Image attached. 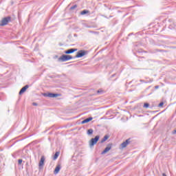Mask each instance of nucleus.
Wrapping results in <instances>:
<instances>
[{
  "label": "nucleus",
  "mask_w": 176,
  "mask_h": 176,
  "mask_svg": "<svg viewBox=\"0 0 176 176\" xmlns=\"http://www.w3.org/2000/svg\"><path fill=\"white\" fill-rule=\"evenodd\" d=\"M87 134L88 135H91V134H93V129H88Z\"/></svg>",
  "instance_id": "16"
},
{
  "label": "nucleus",
  "mask_w": 176,
  "mask_h": 176,
  "mask_svg": "<svg viewBox=\"0 0 176 176\" xmlns=\"http://www.w3.org/2000/svg\"><path fill=\"white\" fill-rule=\"evenodd\" d=\"M143 107H144V108H149V104H148V103H144Z\"/></svg>",
  "instance_id": "18"
},
{
  "label": "nucleus",
  "mask_w": 176,
  "mask_h": 176,
  "mask_svg": "<svg viewBox=\"0 0 176 176\" xmlns=\"http://www.w3.org/2000/svg\"><path fill=\"white\" fill-rule=\"evenodd\" d=\"M162 176H167V175H166V173H163Z\"/></svg>",
  "instance_id": "24"
},
{
  "label": "nucleus",
  "mask_w": 176,
  "mask_h": 176,
  "mask_svg": "<svg viewBox=\"0 0 176 176\" xmlns=\"http://www.w3.org/2000/svg\"><path fill=\"white\" fill-rule=\"evenodd\" d=\"M12 20V17L7 16L3 18L0 23V26L3 27L5 25H7V24Z\"/></svg>",
  "instance_id": "2"
},
{
  "label": "nucleus",
  "mask_w": 176,
  "mask_h": 176,
  "mask_svg": "<svg viewBox=\"0 0 176 176\" xmlns=\"http://www.w3.org/2000/svg\"><path fill=\"white\" fill-rule=\"evenodd\" d=\"M163 105H164V102H161L159 104L158 107H163Z\"/></svg>",
  "instance_id": "20"
},
{
  "label": "nucleus",
  "mask_w": 176,
  "mask_h": 176,
  "mask_svg": "<svg viewBox=\"0 0 176 176\" xmlns=\"http://www.w3.org/2000/svg\"><path fill=\"white\" fill-rule=\"evenodd\" d=\"M21 163H23V160L19 159V160H18V164H21Z\"/></svg>",
  "instance_id": "21"
},
{
  "label": "nucleus",
  "mask_w": 176,
  "mask_h": 176,
  "mask_svg": "<svg viewBox=\"0 0 176 176\" xmlns=\"http://www.w3.org/2000/svg\"><path fill=\"white\" fill-rule=\"evenodd\" d=\"M130 144V139H128L126 140V142H123L122 144H121V148H126V146H127V145Z\"/></svg>",
  "instance_id": "9"
},
{
  "label": "nucleus",
  "mask_w": 176,
  "mask_h": 176,
  "mask_svg": "<svg viewBox=\"0 0 176 176\" xmlns=\"http://www.w3.org/2000/svg\"><path fill=\"white\" fill-rule=\"evenodd\" d=\"M75 52H78V49L76 48H71L66 51H65V54H72V53H75Z\"/></svg>",
  "instance_id": "7"
},
{
  "label": "nucleus",
  "mask_w": 176,
  "mask_h": 176,
  "mask_svg": "<svg viewBox=\"0 0 176 176\" xmlns=\"http://www.w3.org/2000/svg\"><path fill=\"white\" fill-rule=\"evenodd\" d=\"M72 58H75L72 57L71 55L63 54L60 58H58V61L64 63L65 61H69V60H72Z\"/></svg>",
  "instance_id": "1"
},
{
  "label": "nucleus",
  "mask_w": 176,
  "mask_h": 176,
  "mask_svg": "<svg viewBox=\"0 0 176 176\" xmlns=\"http://www.w3.org/2000/svg\"><path fill=\"white\" fill-rule=\"evenodd\" d=\"M98 140H100V136L96 135L94 138L91 139L89 141V146H94L97 142H98Z\"/></svg>",
  "instance_id": "3"
},
{
  "label": "nucleus",
  "mask_w": 176,
  "mask_h": 176,
  "mask_svg": "<svg viewBox=\"0 0 176 176\" xmlns=\"http://www.w3.org/2000/svg\"><path fill=\"white\" fill-rule=\"evenodd\" d=\"M91 120H93V118L92 117H89L84 120H82L81 122L82 124H85V123H89V122H91Z\"/></svg>",
  "instance_id": "11"
},
{
  "label": "nucleus",
  "mask_w": 176,
  "mask_h": 176,
  "mask_svg": "<svg viewBox=\"0 0 176 176\" xmlns=\"http://www.w3.org/2000/svg\"><path fill=\"white\" fill-rule=\"evenodd\" d=\"M159 87H160L159 85H156V86L155 87V89H159Z\"/></svg>",
  "instance_id": "23"
},
{
  "label": "nucleus",
  "mask_w": 176,
  "mask_h": 176,
  "mask_svg": "<svg viewBox=\"0 0 176 176\" xmlns=\"http://www.w3.org/2000/svg\"><path fill=\"white\" fill-rule=\"evenodd\" d=\"M112 149V144H109L107 147L104 149V151L102 152V155H105L107 152H109Z\"/></svg>",
  "instance_id": "6"
},
{
  "label": "nucleus",
  "mask_w": 176,
  "mask_h": 176,
  "mask_svg": "<svg viewBox=\"0 0 176 176\" xmlns=\"http://www.w3.org/2000/svg\"><path fill=\"white\" fill-rule=\"evenodd\" d=\"M140 82H144V80H140Z\"/></svg>",
  "instance_id": "27"
},
{
  "label": "nucleus",
  "mask_w": 176,
  "mask_h": 176,
  "mask_svg": "<svg viewBox=\"0 0 176 176\" xmlns=\"http://www.w3.org/2000/svg\"><path fill=\"white\" fill-rule=\"evenodd\" d=\"M58 156H60V152L57 151L55 153L53 160H56V159H57V157H58Z\"/></svg>",
  "instance_id": "14"
},
{
  "label": "nucleus",
  "mask_w": 176,
  "mask_h": 176,
  "mask_svg": "<svg viewBox=\"0 0 176 176\" xmlns=\"http://www.w3.org/2000/svg\"><path fill=\"white\" fill-rule=\"evenodd\" d=\"M86 53H87V52L85 50H80L77 52V54L75 56L74 58H80L84 56H86Z\"/></svg>",
  "instance_id": "5"
},
{
  "label": "nucleus",
  "mask_w": 176,
  "mask_h": 176,
  "mask_svg": "<svg viewBox=\"0 0 176 176\" xmlns=\"http://www.w3.org/2000/svg\"><path fill=\"white\" fill-rule=\"evenodd\" d=\"M97 94H102V89H98V90L97 91Z\"/></svg>",
  "instance_id": "19"
},
{
  "label": "nucleus",
  "mask_w": 176,
  "mask_h": 176,
  "mask_svg": "<svg viewBox=\"0 0 176 176\" xmlns=\"http://www.w3.org/2000/svg\"><path fill=\"white\" fill-rule=\"evenodd\" d=\"M60 170H61V166L60 164L57 165L56 167L55 168V170L54 171V174H58L60 172Z\"/></svg>",
  "instance_id": "12"
},
{
  "label": "nucleus",
  "mask_w": 176,
  "mask_h": 176,
  "mask_svg": "<svg viewBox=\"0 0 176 176\" xmlns=\"http://www.w3.org/2000/svg\"><path fill=\"white\" fill-rule=\"evenodd\" d=\"M78 8L77 5H74L70 8V10H74V9H76Z\"/></svg>",
  "instance_id": "17"
},
{
  "label": "nucleus",
  "mask_w": 176,
  "mask_h": 176,
  "mask_svg": "<svg viewBox=\"0 0 176 176\" xmlns=\"http://www.w3.org/2000/svg\"><path fill=\"white\" fill-rule=\"evenodd\" d=\"M159 52H163V50H160Z\"/></svg>",
  "instance_id": "28"
},
{
  "label": "nucleus",
  "mask_w": 176,
  "mask_h": 176,
  "mask_svg": "<svg viewBox=\"0 0 176 176\" xmlns=\"http://www.w3.org/2000/svg\"><path fill=\"white\" fill-rule=\"evenodd\" d=\"M108 138H109V136H108L107 135H104V138L100 141L101 144L105 142V141H107V140H108Z\"/></svg>",
  "instance_id": "13"
},
{
  "label": "nucleus",
  "mask_w": 176,
  "mask_h": 176,
  "mask_svg": "<svg viewBox=\"0 0 176 176\" xmlns=\"http://www.w3.org/2000/svg\"><path fill=\"white\" fill-rule=\"evenodd\" d=\"M111 76H112V77L115 76V74H113Z\"/></svg>",
  "instance_id": "26"
},
{
  "label": "nucleus",
  "mask_w": 176,
  "mask_h": 176,
  "mask_svg": "<svg viewBox=\"0 0 176 176\" xmlns=\"http://www.w3.org/2000/svg\"><path fill=\"white\" fill-rule=\"evenodd\" d=\"M43 164H45V156L42 155L41 160L38 163V166H39V167H42V166H43Z\"/></svg>",
  "instance_id": "10"
},
{
  "label": "nucleus",
  "mask_w": 176,
  "mask_h": 176,
  "mask_svg": "<svg viewBox=\"0 0 176 176\" xmlns=\"http://www.w3.org/2000/svg\"><path fill=\"white\" fill-rule=\"evenodd\" d=\"M87 13H89V11L87 10H84L80 12L81 16H83L85 14H87Z\"/></svg>",
  "instance_id": "15"
},
{
  "label": "nucleus",
  "mask_w": 176,
  "mask_h": 176,
  "mask_svg": "<svg viewBox=\"0 0 176 176\" xmlns=\"http://www.w3.org/2000/svg\"><path fill=\"white\" fill-rule=\"evenodd\" d=\"M28 87H30V85H26L25 87H22L19 91V96H21V94H23V93H25L27 89H28Z\"/></svg>",
  "instance_id": "8"
},
{
  "label": "nucleus",
  "mask_w": 176,
  "mask_h": 176,
  "mask_svg": "<svg viewBox=\"0 0 176 176\" xmlns=\"http://www.w3.org/2000/svg\"><path fill=\"white\" fill-rule=\"evenodd\" d=\"M32 105H34V107H38V103L36 102H33Z\"/></svg>",
  "instance_id": "22"
},
{
  "label": "nucleus",
  "mask_w": 176,
  "mask_h": 176,
  "mask_svg": "<svg viewBox=\"0 0 176 176\" xmlns=\"http://www.w3.org/2000/svg\"><path fill=\"white\" fill-rule=\"evenodd\" d=\"M44 97H49L50 98H56V97H60L59 94H53V93H44Z\"/></svg>",
  "instance_id": "4"
},
{
  "label": "nucleus",
  "mask_w": 176,
  "mask_h": 176,
  "mask_svg": "<svg viewBox=\"0 0 176 176\" xmlns=\"http://www.w3.org/2000/svg\"><path fill=\"white\" fill-rule=\"evenodd\" d=\"M173 134H176V129L174 131Z\"/></svg>",
  "instance_id": "25"
}]
</instances>
